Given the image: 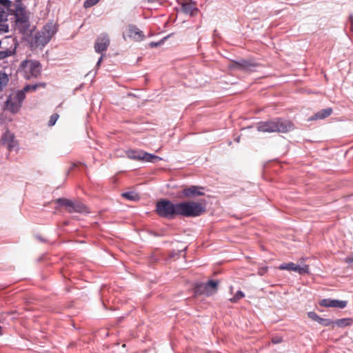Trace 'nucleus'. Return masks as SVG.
<instances>
[{
    "mask_svg": "<svg viewBox=\"0 0 353 353\" xmlns=\"http://www.w3.org/2000/svg\"><path fill=\"white\" fill-rule=\"evenodd\" d=\"M293 128L292 123L282 119L261 121L257 123V130L263 132H282L285 133Z\"/></svg>",
    "mask_w": 353,
    "mask_h": 353,
    "instance_id": "nucleus-1",
    "label": "nucleus"
},
{
    "mask_svg": "<svg viewBox=\"0 0 353 353\" xmlns=\"http://www.w3.org/2000/svg\"><path fill=\"white\" fill-rule=\"evenodd\" d=\"M205 211V205L194 201H184L177 203V212L179 216L185 217H195L202 214Z\"/></svg>",
    "mask_w": 353,
    "mask_h": 353,
    "instance_id": "nucleus-2",
    "label": "nucleus"
},
{
    "mask_svg": "<svg viewBox=\"0 0 353 353\" xmlns=\"http://www.w3.org/2000/svg\"><path fill=\"white\" fill-rule=\"evenodd\" d=\"M57 32V28L52 23H48L43 29L37 32L31 41L33 48H43Z\"/></svg>",
    "mask_w": 353,
    "mask_h": 353,
    "instance_id": "nucleus-3",
    "label": "nucleus"
},
{
    "mask_svg": "<svg viewBox=\"0 0 353 353\" xmlns=\"http://www.w3.org/2000/svg\"><path fill=\"white\" fill-rule=\"evenodd\" d=\"M156 212L161 217L172 219L179 216L177 212V203L162 199L159 201L156 205Z\"/></svg>",
    "mask_w": 353,
    "mask_h": 353,
    "instance_id": "nucleus-4",
    "label": "nucleus"
},
{
    "mask_svg": "<svg viewBox=\"0 0 353 353\" xmlns=\"http://www.w3.org/2000/svg\"><path fill=\"white\" fill-rule=\"evenodd\" d=\"M26 98L24 91H12L6 101V108L12 113L18 112L22 106L23 100Z\"/></svg>",
    "mask_w": 353,
    "mask_h": 353,
    "instance_id": "nucleus-5",
    "label": "nucleus"
},
{
    "mask_svg": "<svg viewBox=\"0 0 353 353\" xmlns=\"http://www.w3.org/2000/svg\"><path fill=\"white\" fill-rule=\"evenodd\" d=\"M41 69V66L37 61L26 60L20 65V72L27 79L37 77L40 74Z\"/></svg>",
    "mask_w": 353,
    "mask_h": 353,
    "instance_id": "nucleus-6",
    "label": "nucleus"
},
{
    "mask_svg": "<svg viewBox=\"0 0 353 353\" xmlns=\"http://www.w3.org/2000/svg\"><path fill=\"white\" fill-rule=\"evenodd\" d=\"M127 157L129 159L141 161L144 162L154 163L157 161L161 160V158L152 154L148 153L143 150H131L126 152Z\"/></svg>",
    "mask_w": 353,
    "mask_h": 353,
    "instance_id": "nucleus-7",
    "label": "nucleus"
},
{
    "mask_svg": "<svg viewBox=\"0 0 353 353\" xmlns=\"http://www.w3.org/2000/svg\"><path fill=\"white\" fill-rule=\"evenodd\" d=\"M57 202L61 205L66 208L67 210L72 212H88L86 206L78 202H72L65 199H59Z\"/></svg>",
    "mask_w": 353,
    "mask_h": 353,
    "instance_id": "nucleus-8",
    "label": "nucleus"
},
{
    "mask_svg": "<svg viewBox=\"0 0 353 353\" xmlns=\"http://www.w3.org/2000/svg\"><path fill=\"white\" fill-rule=\"evenodd\" d=\"M218 283L217 281L213 280L200 283L196 288V293L210 296L216 292Z\"/></svg>",
    "mask_w": 353,
    "mask_h": 353,
    "instance_id": "nucleus-9",
    "label": "nucleus"
},
{
    "mask_svg": "<svg viewBox=\"0 0 353 353\" xmlns=\"http://www.w3.org/2000/svg\"><path fill=\"white\" fill-rule=\"evenodd\" d=\"M281 270H288L298 272L299 274H304L309 273V267L307 265L300 266L294 263H284L279 266Z\"/></svg>",
    "mask_w": 353,
    "mask_h": 353,
    "instance_id": "nucleus-10",
    "label": "nucleus"
},
{
    "mask_svg": "<svg viewBox=\"0 0 353 353\" xmlns=\"http://www.w3.org/2000/svg\"><path fill=\"white\" fill-rule=\"evenodd\" d=\"M110 45V39L106 34H101L97 39L94 49L97 53H101L107 50Z\"/></svg>",
    "mask_w": 353,
    "mask_h": 353,
    "instance_id": "nucleus-11",
    "label": "nucleus"
},
{
    "mask_svg": "<svg viewBox=\"0 0 353 353\" xmlns=\"http://www.w3.org/2000/svg\"><path fill=\"white\" fill-rule=\"evenodd\" d=\"M3 145H6L10 150H13L17 145L14 135L10 131L5 132L1 137Z\"/></svg>",
    "mask_w": 353,
    "mask_h": 353,
    "instance_id": "nucleus-12",
    "label": "nucleus"
},
{
    "mask_svg": "<svg viewBox=\"0 0 353 353\" xmlns=\"http://www.w3.org/2000/svg\"><path fill=\"white\" fill-rule=\"evenodd\" d=\"M347 302L346 301H340L336 299H324L319 302L321 306L326 307H338L344 308L347 306Z\"/></svg>",
    "mask_w": 353,
    "mask_h": 353,
    "instance_id": "nucleus-13",
    "label": "nucleus"
},
{
    "mask_svg": "<svg viewBox=\"0 0 353 353\" xmlns=\"http://www.w3.org/2000/svg\"><path fill=\"white\" fill-rule=\"evenodd\" d=\"M128 37L137 41H141L144 38L143 32L134 26L128 27Z\"/></svg>",
    "mask_w": 353,
    "mask_h": 353,
    "instance_id": "nucleus-14",
    "label": "nucleus"
},
{
    "mask_svg": "<svg viewBox=\"0 0 353 353\" xmlns=\"http://www.w3.org/2000/svg\"><path fill=\"white\" fill-rule=\"evenodd\" d=\"M202 187L192 185L188 188H185L183 190V194L186 197L201 196L203 195Z\"/></svg>",
    "mask_w": 353,
    "mask_h": 353,
    "instance_id": "nucleus-15",
    "label": "nucleus"
},
{
    "mask_svg": "<svg viewBox=\"0 0 353 353\" xmlns=\"http://www.w3.org/2000/svg\"><path fill=\"white\" fill-rule=\"evenodd\" d=\"M16 19L17 23H21L24 24V26H27L28 24V16L26 12V10L22 8H19L17 10L16 12Z\"/></svg>",
    "mask_w": 353,
    "mask_h": 353,
    "instance_id": "nucleus-16",
    "label": "nucleus"
},
{
    "mask_svg": "<svg viewBox=\"0 0 353 353\" xmlns=\"http://www.w3.org/2000/svg\"><path fill=\"white\" fill-rule=\"evenodd\" d=\"M332 112V109L331 108H327L325 109H323L318 112H316L313 117L309 119L310 121L312 120H319L323 119L328 117Z\"/></svg>",
    "mask_w": 353,
    "mask_h": 353,
    "instance_id": "nucleus-17",
    "label": "nucleus"
},
{
    "mask_svg": "<svg viewBox=\"0 0 353 353\" xmlns=\"http://www.w3.org/2000/svg\"><path fill=\"white\" fill-rule=\"evenodd\" d=\"M352 322H353L352 319L345 318V319H338V320L334 321L333 324H334L340 327H344L352 325Z\"/></svg>",
    "mask_w": 353,
    "mask_h": 353,
    "instance_id": "nucleus-18",
    "label": "nucleus"
},
{
    "mask_svg": "<svg viewBox=\"0 0 353 353\" xmlns=\"http://www.w3.org/2000/svg\"><path fill=\"white\" fill-rule=\"evenodd\" d=\"M8 75L4 72L0 71V90H3L9 82Z\"/></svg>",
    "mask_w": 353,
    "mask_h": 353,
    "instance_id": "nucleus-19",
    "label": "nucleus"
},
{
    "mask_svg": "<svg viewBox=\"0 0 353 353\" xmlns=\"http://www.w3.org/2000/svg\"><path fill=\"white\" fill-rule=\"evenodd\" d=\"M8 25L7 23V19L5 17L0 14V33H5L8 32Z\"/></svg>",
    "mask_w": 353,
    "mask_h": 353,
    "instance_id": "nucleus-20",
    "label": "nucleus"
},
{
    "mask_svg": "<svg viewBox=\"0 0 353 353\" xmlns=\"http://www.w3.org/2000/svg\"><path fill=\"white\" fill-rule=\"evenodd\" d=\"M40 86L45 87L46 84L44 83H41L38 84L27 85L23 88V90H21V91H24V94H26V92L29 91H35L37 88Z\"/></svg>",
    "mask_w": 353,
    "mask_h": 353,
    "instance_id": "nucleus-21",
    "label": "nucleus"
},
{
    "mask_svg": "<svg viewBox=\"0 0 353 353\" xmlns=\"http://www.w3.org/2000/svg\"><path fill=\"white\" fill-rule=\"evenodd\" d=\"M239 66L246 70L252 71L253 69L256 67V65L248 61H242L239 63Z\"/></svg>",
    "mask_w": 353,
    "mask_h": 353,
    "instance_id": "nucleus-22",
    "label": "nucleus"
},
{
    "mask_svg": "<svg viewBox=\"0 0 353 353\" xmlns=\"http://www.w3.org/2000/svg\"><path fill=\"white\" fill-rule=\"evenodd\" d=\"M122 196L124 198H125L128 200H130V201H136V200L139 199V198L138 194H137L134 192H128L123 193Z\"/></svg>",
    "mask_w": 353,
    "mask_h": 353,
    "instance_id": "nucleus-23",
    "label": "nucleus"
},
{
    "mask_svg": "<svg viewBox=\"0 0 353 353\" xmlns=\"http://www.w3.org/2000/svg\"><path fill=\"white\" fill-rule=\"evenodd\" d=\"M183 9L185 12L189 13L191 15L194 14V12L197 10V9L191 4L184 6Z\"/></svg>",
    "mask_w": 353,
    "mask_h": 353,
    "instance_id": "nucleus-24",
    "label": "nucleus"
},
{
    "mask_svg": "<svg viewBox=\"0 0 353 353\" xmlns=\"http://www.w3.org/2000/svg\"><path fill=\"white\" fill-rule=\"evenodd\" d=\"M243 297H244V293L242 292V291H237L236 293L234 294V296L231 298L230 300L231 302H236L237 301H239V299H242Z\"/></svg>",
    "mask_w": 353,
    "mask_h": 353,
    "instance_id": "nucleus-25",
    "label": "nucleus"
},
{
    "mask_svg": "<svg viewBox=\"0 0 353 353\" xmlns=\"http://www.w3.org/2000/svg\"><path fill=\"white\" fill-rule=\"evenodd\" d=\"M318 323L324 326H329V325L333 324L334 321H332V320L328 319H323V318L320 317Z\"/></svg>",
    "mask_w": 353,
    "mask_h": 353,
    "instance_id": "nucleus-26",
    "label": "nucleus"
},
{
    "mask_svg": "<svg viewBox=\"0 0 353 353\" xmlns=\"http://www.w3.org/2000/svg\"><path fill=\"white\" fill-rule=\"evenodd\" d=\"M100 0H85L83 3V6L85 8H90L96 5Z\"/></svg>",
    "mask_w": 353,
    "mask_h": 353,
    "instance_id": "nucleus-27",
    "label": "nucleus"
},
{
    "mask_svg": "<svg viewBox=\"0 0 353 353\" xmlns=\"http://www.w3.org/2000/svg\"><path fill=\"white\" fill-rule=\"evenodd\" d=\"M12 54V51L10 50L0 51V60L8 57Z\"/></svg>",
    "mask_w": 353,
    "mask_h": 353,
    "instance_id": "nucleus-28",
    "label": "nucleus"
},
{
    "mask_svg": "<svg viewBox=\"0 0 353 353\" xmlns=\"http://www.w3.org/2000/svg\"><path fill=\"white\" fill-rule=\"evenodd\" d=\"M59 119V114H53L50 117V121H49V123H48V125H49L50 126H52V125H54L56 123V122H57V119Z\"/></svg>",
    "mask_w": 353,
    "mask_h": 353,
    "instance_id": "nucleus-29",
    "label": "nucleus"
},
{
    "mask_svg": "<svg viewBox=\"0 0 353 353\" xmlns=\"http://www.w3.org/2000/svg\"><path fill=\"white\" fill-rule=\"evenodd\" d=\"M307 316L309 318H310L311 319L318 322L319 319H320V316L316 314L314 312H309L307 313Z\"/></svg>",
    "mask_w": 353,
    "mask_h": 353,
    "instance_id": "nucleus-30",
    "label": "nucleus"
},
{
    "mask_svg": "<svg viewBox=\"0 0 353 353\" xmlns=\"http://www.w3.org/2000/svg\"><path fill=\"white\" fill-rule=\"evenodd\" d=\"M344 261H345L346 263H348V264L352 265V267H353V253H352V254H351L350 256H347V257L344 259Z\"/></svg>",
    "mask_w": 353,
    "mask_h": 353,
    "instance_id": "nucleus-31",
    "label": "nucleus"
},
{
    "mask_svg": "<svg viewBox=\"0 0 353 353\" xmlns=\"http://www.w3.org/2000/svg\"><path fill=\"white\" fill-rule=\"evenodd\" d=\"M0 3H1L3 6H8L10 3L9 0H0Z\"/></svg>",
    "mask_w": 353,
    "mask_h": 353,
    "instance_id": "nucleus-32",
    "label": "nucleus"
},
{
    "mask_svg": "<svg viewBox=\"0 0 353 353\" xmlns=\"http://www.w3.org/2000/svg\"><path fill=\"white\" fill-rule=\"evenodd\" d=\"M281 341V339H279V338H273V339H272V342H273L274 343H280Z\"/></svg>",
    "mask_w": 353,
    "mask_h": 353,
    "instance_id": "nucleus-33",
    "label": "nucleus"
},
{
    "mask_svg": "<svg viewBox=\"0 0 353 353\" xmlns=\"http://www.w3.org/2000/svg\"><path fill=\"white\" fill-rule=\"evenodd\" d=\"M161 43V42H159V43H154V42H152L150 43V46L152 47H157L158 46H159L160 44Z\"/></svg>",
    "mask_w": 353,
    "mask_h": 353,
    "instance_id": "nucleus-34",
    "label": "nucleus"
},
{
    "mask_svg": "<svg viewBox=\"0 0 353 353\" xmlns=\"http://www.w3.org/2000/svg\"><path fill=\"white\" fill-rule=\"evenodd\" d=\"M102 58H103V57L101 56V57L99 58V61H97V66H99V65H100V63H101V61H102Z\"/></svg>",
    "mask_w": 353,
    "mask_h": 353,
    "instance_id": "nucleus-35",
    "label": "nucleus"
},
{
    "mask_svg": "<svg viewBox=\"0 0 353 353\" xmlns=\"http://www.w3.org/2000/svg\"><path fill=\"white\" fill-rule=\"evenodd\" d=\"M265 271H266V269H263V270H260V271H259V274L262 275V274H264V272H265Z\"/></svg>",
    "mask_w": 353,
    "mask_h": 353,
    "instance_id": "nucleus-36",
    "label": "nucleus"
},
{
    "mask_svg": "<svg viewBox=\"0 0 353 353\" xmlns=\"http://www.w3.org/2000/svg\"><path fill=\"white\" fill-rule=\"evenodd\" d=\"M351 29L353 31V22L352 21L351 22Z\"/></svg>",
    "mask_w": 353,
    "mask_h": 353,
    "instance_id": "nucleus-37",
    "label": "nucleus"
},
{
    "mask_svg": "<svg viewBox=\"0 0 353 353\" xmlns=\"http://www.w3.org/2000/svg\"><path fill=\"white\" fill-rule=\"evenodd\" d=\"M1 330H2V327L0 326V335H1V334H2Z\"/></svg>",
    "mask_w": 353,
    "mask_h": 353,
    "instance_id": "nucleus-38",
    "label": "nucleus"
},
{
    "mask_svg": "<svg viewBox=\"0 0 353 353\" xmlns=\"http://www.w3.org/2000/svg\"><path fill=\"white\" fill-rule=\"evenodd\" d=\"M154 0H149L150 2H153Z\"/></svg>",
    "mask_w": 353,
    "mask_h": 353,
    "instance_id": "nucleus-39",
    "label": "nucleus"
}]
</instances>
